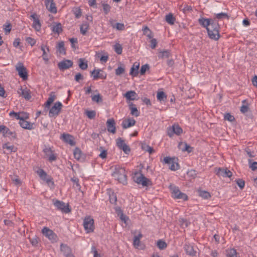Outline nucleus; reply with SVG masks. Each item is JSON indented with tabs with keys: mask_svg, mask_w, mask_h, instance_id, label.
<instances>
[{
	"mask_svg": "<svg viewBox=\"0 0 257 257\" xmlns=\"http://www.w3.org/2000/svg\"><path fill=\"white\" fill-rule=\"evenodd\" d=\"M137 93L134 91H128L125 93L124 96L127 100H134L136 98Z\"/></svg>",
	"mask_w": 257,
	"mask_h": 257,
	"instance_id": "nucleus-29",
	"label": "nucleus"
},
{
	"mask_svg": "<svg viewBox=\"0 0 257 257\" xmlns=\"http://www.w3.org/2000/svg\"><path fill=\"white\" fill-rule=\"evenodd\" d=\"M116 145L120 149L122 150L126 154H128L131 151V149L128 145L126 144L124 141L121 138H119L116 140Z\"/></svg>",
	"mask_w": 257,
	"mask_h": 257,
	"instance_id": "nucleus-11",
	"label": "nucleus"
},
{
	"mask_svg": "<svg viewBox=\"0 0 257 257\" xmlns=\"http://www.w3.org/2000/svg\"><path fill=\"white\" fill-rule=\"evenodd\" d=\"M236 182L241 189L244 188L245 182L242 179H238L236 180Z\"/></svg>",
	"mask_w": 257,
	"mask_h": 257,
	"instance_id": "nucleus-60",
	"label": "nucleus"
},
{
	"mask_svg": "<svg viewBox=\"0 0 257 257\" xmlns=\"http://www.w3.org/2000/svg\"><path fill=\"white\" fill-rule=\"evenodd\" d=\"M19 124L22 128H32L34 124V123H31L27 120H20Z\"/></svg>",
	"mask_w": 257,
	"mask_h": 257,
	"instance_id": "nucleus-24",
	"label": "nucleus"
},
{
	"mask_svg": "<svg viewBox=\"0 0 257 257\" xmlns=\"http://www.w3.org/2000/svg\"><path fill=\"white\" fill-rule=\"evenodd\" d=\"M37 174L39 175L40 178L46 182L48 184L51 183L54 185L53 179L51 176H48L47 173L42 169L39 168L36 171Z\"/></svg>",
	"mask_w": 257,
	"mask_h": 257,
	"instance_id": "nucleus-6",
	"label": "nucleus"
},
{
	"mask_svg": "<svg viewBox=\"0 0 257 257\" xmlns=\"http://www.w3.org/2000/svg\"><path fill=\"white\" fill-rule=\"evenodd\" d=\"M26 41L31 46H34L36 43V40L31 37H28L26 38Z\"/></svg>",
	"mask_w": 257,
	"mask_h": 257,
	"instance_id": "nucleus-51",
	"label": "nucleus"
},
{
	"mask_svg": "<svg viewBox=\"0 0 257 257\" xmlns=\"http://www.w3.org/2000/svg\"><path fill=\"white\" fill-rule=\"evenodd\" d=\"M102 6L103 8V10L104 11V13L105 15H107L108 14V13L110 11L111 7L110 6L106 3H102Z\"/></svg>",
	"mask_w": 257,
	"mask_h": 257,
	"instance_id": "nucleus-46",
	"label": "nucleus"
},
{
	"mask_svg": "<svg viewBox=\"0 0 257 257\" xmlns=\"http://www.w3.org/2000/svg\"><path fill=\"white\" fill-rule=\"evenodd\" d=\"M140 239L137 237H134L133 245L135 247L138 248L140 245Z\"/></svg>",
	"mask_w": 257,
	"mask_h": 257,
	"instance_id": "nucleus-63",
	"label": "nucleus"
},
{
	"mask_svg": "<svg viewBox=\"0 0 257 257\" xmlns=\"http://www.w3.org/2000/svg\"><path fill=\"white\" fill-rule=\"evenodd\" d=\"M179 147L183 152L187 151L188 153H190L192 150V148L190 146L188 145L186 143H179Z\"/></svg>",
	"mask_w": 257,
	"mask_h": 257,
	"instance_id": "nucleus-32",
	"label": "nucleus"
},
{
	"mask_svg": "<svg viewBox=\"0 0 257 257\" xmlns=\"http://www.w3.org/2000/svg\"><path fill=\"white\" fill-rule=\"evenodd\" d=\"M157 99L159 101H164L166 98V95L163 91L159 92L157 95Z\"/></svg>",
	"mask_w": 257,
	"mask_h": 257,
	"instance_id": "nucleus-47",
	"label": "nucleus"
},
{
	"mask_svg": "<svg viewBox=\"0 0 257 257\" xmlns=\"http://www.w3.org/2000/svg\"><path fill=\"white\" fill-rule=\"evenodd\" d=\"M133 178L136 183L142 185L143 186L146 187L152 185V181L145 177L141 173L137 172L135 173Z\"/></svg>",
	"mask_w": 257,
	"mask_h": 257,
	"instance_id": "nucleus-3",
	"label": "nucleus"
},
{
	"mask_svg": "<svg viewBox=\"0 0 257 257\" xmlns=\"http://www.w3.org/2000/svg\"><path fill=\"white\" fill-rule=\"evenodd\" d=\"M3 148L4 149H6L8 151V154L11 153L12 152H16V149L14 147V146L11 145L10 146L9 143H6L3 145Z\"/></svg>",
	"mask_w": 257,
	"mask_h": 257,
	"instance_id": "nucleus-37",
	"label": "nucleus"
},
{
	"mask_svg": "<svg viewBox=\"0 0 257 257\" xmlns=\"http://www.w3.org/2000/svg\"><path fill=\"white\" fill-rule=\"evenodd\" d=\"M107 128H115V121L113 118L109 119L106 121Z\"/></svg>",
	"mask_w": 257,
	"mask_h": 257,
	"instance_id": "nucleus-44",
	"label": "nucleus"
},
{
	"mask_svg": "<svg viewBox=\"0 0 257 257\" xmlns=\"http://www.w3.org/2000/svg\"><path fill=\"white\" fill-rule=\"evenodd\" d=\"M125 69L124 67L120 66L115 69V74L117 76L120 75L124 73Z\"/></svg>",
	"mask_w": 257,
	"mask_h": 257,
	"instance_id": "nucleus-48",
	"label": "nucleus"
},
{
	"mask_svg": "<svg viewBox=\"0 0 257 257\" xmlns=\"http://www.w3.org/2000/svg\"><path fill=\"white\" fill-rule=\"evenodd\" d=\"M83 225L86 233H90L94 231V219L90 216H87L84 218Z\"/></svg>",
	"mask_w": 257,
	"mask_h": 257,
	"instance_id": "nucleus-4",
	"label": "nucleus"
},
{
	"mask_svg": "<svg viewBox=\"0 0 257 257\" xmlns=\"http://www.w3.org/2000/svg\"><path fill=\"white\" fill-rule=\"evenodd\" d=\"M54 205L57 209L61 210L63 212L66 213L70 212L71 211L69 208V205L62 201L56 200L54 202Z\"/></svg>",
	"mask_w": 257,
	"mask_h": 257,
	"instance_id": "nucleus-5",
	"label": "nucleus"
},
{
	"mask_svg": "<svg viewBox=\"0 0 257 257\" xmlns=\"http://www.w3.org/2000/svg\"><path fill=\"white\" fill-rule=\"evenodd\" d=\"M62 104L60 102H56L54 106L50 109L49 115L50 117L57 116L59 113L62 108Z\"/></svg>",
	"mask_w": 257,
	"mask_h": 257,
	"instance_id": "nucleus-9",
	"label": "nucleus"
},
{
	"mask_svg": "<svg viewBox=\"0 0 257 257\" xmlns=\"http://www.w3.org/2000/svg\"><path fill=\"white\" fill-rule=\"evenodd\" d=\"M211 19L201 18L198 20V22L201 26L207 29L211 23Z\"/></svg>",
	"mask_w": 257,
	"mask_h": 257,
	"instance_id": "nucleus-23",
	"label": "nucleus"
},
{
	"mask_svg": "<svg viewBox=\"0 0 257 257\" xmlns=\"http://www.w3.org/2000/svg\"><path fill=\"white\" fill-rule=\"evenodd\" d=\"M58 67L61 70H65L72 67L73 62L69 60H65L58 63Z\"/></svg>",
	"mask_w": 257,
	"mask_h": 257,
	"instance_id": "nucleus-17",
	"label": "nucleus"
},
{
	"mask_svg": "<svg viewBox=\"0 0 257 257\" xmlns=\"http://www.w3.org/2000/svg\"><path fill=\"white\" fill-rule=\"evenodd\" d=\"M216 18L218 19L226 18L228 19L229 18V17L226 13H220L216 14Z\"/></svg>",
	"mask_w": 257,
	"mask_h": 257,
	"instance_id": "nucleus-53",
	"label": "nucleus"
},
{
	"mask_svg": "<svg viewBox=\"0 0 257 257\" xmlns=\"http://www.w3.org/2000/svg\"><path fill=\"white\" fill-rule=\"evenodd\" d=\"M172 196L176 199H182L183 200H187V195L181 192L178 187H174L172 190Z\"/></svg>",
	"mask_w": 257,
	"mask_h": 257,
	"instance_id": "nucleus-8",
	"label": "nucleus"
},
{
	"mask_svg": "<svg viewBox=\"0 0 257 257\" xmlns=\"http://www.w3.org/2000/svg\"><path fill=\"white\" fill-rule=\"evenodd\" d=\"M42 232L44 235L48 238L52 242H56L57 240V235L47 227H44L42 230Z\"/></svg>",
	"mask_w": 257,
	"mask_h": 257,
	"instance_id": "nucleus-7",
	"label": "nucleus"
},
{
	"mask_svg": "<svg viewBox=\"0 0 257 257\" xmlns=\"http://www.w3.org/2000/svg\"><path fill=\"white\" fill-rule=\"evenodd\" d=\"M74 14L76 18H79L81 16V9L79 8H76L74 10Z\"/></svg>",
	"mask_w": 257,
	"mask_h": 257,
	"instance_id": "nucleus-64",
	"label": "nucleus"
},
{
	"mask_svg": "<svg viewBox=\"0 0 257 257\" xmlns=\"http://www.w3.org/2000/svg\"><path fill=\"white\" fill-rule=\"evenodd\" d=\"M139 67L140 63L135 62L131 69L130 74L133 76H137L139 73Z\"/></svg>",
	"mask_w": 257,
	"mask_h": 257,
	"instance_id": "nucleus-21",
	"label": "nucleus"
},
{
	"mask_svg": "<svg viewBox=\"0 0 257 257\" xmlns=\"http://www.w3.org/2000/svg\"><path fill=\"white\" fill-rule=\"evenodd\" d=\"M9 115L11 117H14L17 119L20 120V112H15L14 111H11L10 112Z\"/></svg>",
	"mask_w": 257,
	"mask_h": 257,
	"instance_id": "nucleus-58",
	"label": "nucleus"
},
{
	"mask_svg": "<svg viewBox=\"0 0 257 257\" xmlns=\"http://www.w3.org/2000/svg\"><path fill=\"white\" fill-rule=\"evenodd\" d=\"M60 250L65 256L72 252L71 248L67 244L63 243L60 245Z\"/></svg>",
	"mask_w": 257,
	"mask_h": 257,
	"instance_id": "nucleus-22",
	"label": "nucleus"
},
{
	"mask_svg": "<svg viewBox=\"0 0 257 257\" xmlns=\"http://www.w3.org/2000/svg\"><path fill=\"white\" fill-rule=\"evenodd\" d=\"M165 20L170 25H173L175 21V18L171 13L166 16Z\"/></svg>",
	"mask_w": 257,
	"mask_h": 257,
	"instance_id": "nucleus-38",
	"label": "nucleus"
},
{
	"mask_svg": "<svg viewBox=\"0 0 257 257\" xmlns=\"http://www.w3.org/2000/svg\"><path fill=\"white\" fill-rule=\"evenodd\" d=\"M110 23L111 26L113 28H115L119 31L124 30L125 29L124 25L122 23H117L116 24H114L113 21H110Z\"/></svg>",
	"mask_w": 257,
	"mask_h": 257,
	"instance_id": "nucleus-30",
	"label": "nucleus"
},
{
	"mask_svg": "<svg viewBox=\"0 0 257 257\" xmlns=\"http://www.w3.org/2000/svg\"><path fill=\"white\" fill-rule=\"evenodd\" d=\"M41 49L43 51L42 58L45 62H48L49 60V48L47 45H42L41 46Z\"/></svg>",
	"mask_w": 257,
	"mask_h": 257,
	"instance_id": "nucleus-19",
	"label": "nucleus"
},
{
	"mask_svg": "<svg viewBox=\"0 0 257 257\" xmlns=\"http://www.w3.org/2000/svg\"><path fill=\"white\" fill-rule=\"evenodd\" d=\"M47 10L52 13L56 14L57 12V8L55 3L53 2L49 4L48 8H46Z\"/></svg>",
	"mask_w": 257,
	"mask_h": 257,
	"instance_id": "nucleus-41",
	"label": "nucleus"
},
{
	"mask_svg": "<svg viewBox=\"0 0 257 257\" xmlns=\"http://www.w3.org/2000/svg\"><path fill=\"white\" fill-rule=\"evenodd\" d=\"M175 158H171L170 157H166L164 158L163 162L169 165L172 163Z\"/></svg>",
	"mask_w": 257,
	"mask_h": 257,
	"instance_id": "nucleus-59",
	"label": "nucleus"
},
{
	"mask_svg": "<svg viewBox=\"0 0 257 257\" xmlns=\"http://www.w3.org/2000/svg\"><path fill=\"white\" fill-rule=\"evenodd\" d=\"M52 29L53 32L57 34H59L62 31L61 24L60 23L53 25Z\"/></svg>",
	"mask_w": 257,
	"mask_h": 257,
	"instance_id": "nucleus-39",
	"label": "nucleus"
},
{
	"mask_svg": "<svg viewBox=\"0 0 257 257\" xmlns=\"http://www.w3.org/2000/svg\"><path fill=\"white\" fill-rule=\"evenodd\" d=\"M20 112V120H27L29 117V114L25 112Z\"/></svg>",
	"mask_w": 257,
	"mask_h": 257,
	"instance_id": "nucleus-57",
	"label": "nucleus"
},
{
	"mask_svg": "<svg viewBox=\"0 0 257 257\" xmlns=\"http://www.w3.org/2000/svg\"><path fill=\"white\" fill-rule=\"evenodd\" d=\"M16 70L18 71L19 76L24 80L27 79V73L26 68L22 63H19L16 66Z\"/></svg>",
	"mask_w": 257,
	"mask_h": 257,
	"instance_id": "nucleus-12",
	"label": "nucleus"
},
{
	"mask_svg": "<svg viewBox=\"0 0 257 257\" xmlns=\"http://www.w3.org/2000/svg\"><path fill=\"white\" fill-rule=\"evenodd\" d=\"M0 133L4 137H8L10 139H15L16 137L15 132L12 131L11 130H0Z\"/></svg>",
	"mask_w": 257,
	"mask_h": 257,
	"instance_id": "nucleus-18",
	"label": "nucleus"
},
{
	"mask_svg": "<svg viewBox=\"0 0 257 257\" xmlns=\"http://www.w3.org/2000/svg\"><path fill=\"white\" fill-rule=\"evenodd\" d=\"M200 195L205 199H207L211 196L210 193L208 192L205 191H201L200 192Z\"/></svg>",
	"mask_w": 257,
	"mask_h": 257,
	"instance_id": "nucleus-61",
	"label": "nucleus"
},
{
	"mask_svg": "<svg viewBox=\"0 0 257 257\" xmlns=\"http://www.w3.org/2000/svg\"><path fill=\"white\" fill-rule=\"evenodd\" d=\"M87 116L90 119L94 118L96 115L95 111L93 110H87L85 112Z\"/></svg>",
	"mask_w": 257,
	"mask_h": 257,
	"instance_id": "nucleus-49",
	"label": "nucleus"
},
{
	"mask_svg": "<svg viewBox=\"0 0 257 257\" xmlns=\"http://www.w3.org/2000/svg\"><path fill=\"white\" fill-rule=\"evenodd\" d=\"M142 149L143 150L148 152L150 154H152L154 152V150L152 147H151L146 144H143L142 145Z\"/></svg>",
	"mask_w": 257,
	"mask_h": 257,
	"instance_id": "nucleus-40",
	"label": "nucleus"
},
{
	"mask_svg": "<svg viewBox=\"0 0 257 257\" xmlns=\"http://www.w3.org/2000/svg\"><path fill=\"white\" fill-rule=\"evenodd\" d=\"M109 201L111 203H115L117 201V197L116 195L114 193H112L111 194L109 195Z\"/></svg>",
	"mask_w": 257,
	"mask_h": 257,
	"instance_id": "nucleus-56",
	"label": "nucleus"
},
{
	"mask_svg": "<svg viewBox=\"0 0 257 257\" xmlns=\"http://www.w3.org/2000/svg\"><path fill=\"white\" fill-rule=\"evenodd\" d=\"M56 99V95L54 92H51L49 94V97L45 103V106L47 108H49L51 104Z\"/></svg>",
	"mask_w": 257,
	"mask_h": 257,
	"instance_id": "nucleus-28",
	"label": "nucleus"
},
{
	"mask_svg": "<svg viewBox=\"0 0 257 257\" xmlns=\"http://www.w3.org/2000/svg\"><path fill=\"white\" fill-rule=\"evenodd\" d=\"M100 70L97 69L96 70H94L92 72V75L94 79H97L98 78H100L102 79H105L106 77V75H103L102 74H100Z\"/></svg>",
	"mask_w": 257,
	"mask_h": 257,
	"instance_id": "nucleus-27",
	"label": "nucleus"
},
{
	"mask_svg": "<svg viewBox=\"0 0 257 257\" xmlns=\"http://www.w3.org/2000/svg\"><path fill=\"white\" fill-rule=\"evenodd\" d=\"M89 27V25L87 22L83 23L80 26V32L83 35H86Z\"/></svg>",
	"mask_w": 257,
	"mask_h": 257,
	"instance_id": "nucleus-34",
	"label": "nucleus"
},
{
	"mask_svg": "<svg viewBox=\"0 0 257 257\" xmlns=\"http://www.w3.org/2000/svg\"><path fill=\"white\" fill-rule=\"evenodd\" d=\"M43 152L45 153L46 156L48 157V160L50 162H52L56 160L57 157L54 154L53 151L50 148L45 147L43 149Z\"/></svg>",
	"mask_w": 257,
	"mask_h": 257,
	"instance_id": "nucleus-15",
	"label": "nucleus"
},
{
	"mask_svg": "<svg viewBox=\"0 0 257 257\" xmlns=\"http://www.w3.org/2000/svg\"><path fill=\"white\" fill-rule=\"evenodd\" d=\"M224 118L225 120H227L230 122L234 120V117L231 115L229 113H226L224 115Z\"/></svg>",
	"mask_w": 257,
	"mask_h": 257,
	"instance_id": "nucleus-50",
	"label": "nucleus"
},
{
	"mask_svg": "<svg viewBox=\"0 0 257 257\" xmlns=\"http://www.w3.org/2000/svg\"><path fill=\"white\" fill-rule=\"evenodd\" d=\"M17 93L23 97L26 100H30L31 98V93L29 89L25 87L23 88L22 87L18 89Z\"/></svg>",
	"mask_w": 257,
	"mask_h": 257,
	"instance_id": "nucleus-13",
	"label": "nucleus"
},
{
	"mask_svg": "<svg viewBox=\"0 0 257 257\" xmlns=\"http://www.w3.org/2000/svg\"><path fill=\"white\" fill-rule=\"evenodd\" d=\"M129 108L131 111V114L132 115H135L136 116H138L139 115L140 113L135 104H134L132 103H131L129 105Z\"/></svg>",
	"mask_w": 257,
	"mask_h": 257,
	"instance_id": "nucleus-35",
	"label": "nucleus"
},
{
	"mask_svg": "<svg viewBox=\"0 0 257 257\" xmlns=\"http://www.w3.org/2000/svg\"><path fill=\"white\" fill-rule=\"evenodd\" d=\"M149 69V66L146 64L142 66L140 70V74L143 75Z\"/></svg>",
	"mask_w": 257,
	"mask_h": 257,
	"instance_id": "nucleus-52",
	"label": "nucleus"
},
{
	"mask_svg": "<svg viewBox=\"0 0 257 257\" xmlns=\"http://www.w3.org/2000/svg\"><path fill=\"white\" fill-rule=\"evenodd\" d=\"M30 241L33 246L37 245L39 242V238L38 237L35 236L33 238H30Z\"/></svg>",
	"mask_w": 257,
	"mask_h": 257,
	"instance_id": "nucleus-55",
	"label": "nucleus"
},
{
	"mask_svg": "<svg viewBox=\"0 0 257 257\" xmlns=\"http://www.w3.org/2000/svg\"><path fill=\"white\" fill-rule=\"evenodd\" d=\"M57 49L59 52L61 54H65V49L64 43L63 41L60 42L58 44Z\"/></svg>",
	"mask_w": 257,
	"mask_h": 257,
	"instance_id": "nucleus-43",
	"label": "nucleus"
},
{
	"mask_svg": "<svg viewBox=\"0 0 257 257\" xmlns=\"http://www.w3.org/2000/svg\"><path fill=\"white\" fill-rule=\"evenodd\" d=\"M226 255L227 257H239L236 249L233 248L226 249Z\"/></svg>",
	"mask_w": 257,
	"mask_h": 257,
	"instance_id": "nucleus-26",
	"label": "nucleus"
},
{
	"mask_svg": "<svg viewBox=\"0 0 257 257\" xmlns=\"http://www.w3.org/2000/svg\"><path fill=\"white\" fill-rule=\"evenodd\" d=\"M92 100L94 102H99L102 101V98L99 94L94 95L91 97Z\"/></svg>",
	"mask_w": 257,
	"mask_h": 257,
	"instance_id": "nucleus-54",
	"label": "nucleus"
},
{
	"mask_svg": "<svg viewBox=\"0 0 257 257\" xmlns=\"http://www.w3.org/2000/svg\"><path fill=\"white\" fill-rule=\"evenodd\" d=\"M114 50L115 52L118 54H120L122 53V47L119 44L114 45Z\"/></svg>",
	"mask_w": 257,
	"mask_h": 257,
	"instance_id": "nucleus-62",
	"label": "nucleus"
},
{
	"mask_svg": "<svg viewBox=\"0 0 257 257\" xmlns=\"http://www.w3.org/2000/svg\"><path fill=\"white\" fill-rule=\"evenodd\" d=\"M113 172L112 176L119 183L123 185L127 184V175L125 169L121 166L116 165L112 167Z\"/></svg>",
	"mask_w": 257,
	"mask_h": 257,
	"instance_id": "nucleus-1",
	"label": "nucleus"
},
{
	"mask_svg": "<svg viewBox=\"0 0 257 257\" xmlns=\"http://www.w3.org/2000/svg\"><path fill=\"white\" fill-rule=\"evenodd\" d=\"M60 139L64 143L70 145L71 146H74L76 144L73 136L68 134L63 133L62 134L60 137Z\"/></svg>",
	"mask_w": 257,
	"mask_h": 257,
	"instance_id": "nucleus-10",
	"label": "nucleus"
},
{
	"mask_svg": "<svg viewBox=\"0 0 257 257\" xmlns=\"http://www.w3.org/2000/svg\"><path fill=\"white\" fill-rule=\"evenodd\" d=\"M219 29V26L216 19H212L206 29L209 37L214 40H218L220 37Z\"/></svg>",
	"mask_w": 257,
	"mask_h": 257,
	"instance_id": "nucleus-2",
	"label": "nucleus"
},
{
	"mask_svg": "<svg viewBox=\"0 0 257 257\" xmlns=\"http://www.w3.org/2000/svg\"><path fill=\"white\" fill-rule=\"evenodd\" d=\"M135 122V120L133 119H124L122 121V125L124 128H126L134 125Z\"/></svg>",
	"mask_w": 257,
	"mask_h": 257,
	"instance_id": "nucleus-25",
	"label": "nucleus"
},
{
	"mask_svg": "<svg viewBox=\"0 0 257 257\" xmlns=\"http://www.w3.org/2000/svg\"><path fill=\"white\" fill-rule=\"evenodd\" d=\"M73 155L74 158L78 160H80L82 159V156L83 155L81 150L78 148H76L74 149Z\"/></svg>",
	"mask_w": 257,
	"mask_h": 257,
	"instance_id": "nucleus-33",
	"label": "nucleus"
},
{
	"mask_svg": "<svg viewBox=\"0 0 257 257\" xmlns=\"http://www.w3.org/2000/svg\"><path fill=\"white\" fill-rule=\"evenodd\" d=\"M170 56V53L168 50L163 51L161 52L159 55V57L161 58H167Z\"/></svg>",
	"mask_w": 257,
	"mask_h": 257,
	"instance_id": "nucleus-45",
	"label": "nucleus"
},
{
	"mask_svg": "<svg viewBox=\"0 0 257 257\" xmlns=\"http://www.w3.org/2000/svg\"><path fill=\"white\" fill-rule=\"evenodd\" d=\"M184 248L187 254L191 256L195 255L196 252L194 250L193 246L189 244H185L184 245Z\"/></svg>",
	"mask_w": 257,
	"mask_h": 257,
	"instance_id": "nucleus-20",
	"label": "nucleus"
},
{
	"mask_svg": "<svg viewBox=\"0 0 257 257\" xmlns=\"http://www.w3.org/2000/svg\"><path fill=\"white\" fill-rule=\"evenodd\" d=\"M180 168L179 165L175 158L172 163L169 166V169L172 171H176Z\"/></svg>",
	"mask_w": 257,
	"mask_h": 257,
	"instance_id": "nucleus-36",
	"label": "nucleus"
},
{
	"mask_svg": "<svg viewBox=\"0 0 257 257\" xmlns=\"http://www.w3.org/2000/svg\"><path fill=\"white\" fill-rule=\"evenodd\" d=\"M216 174L218 176L223 177H230L232 176V172L227 169L219 168L216 171Z\"/></svg>",
	"mask_w": 257,
	"mask_h": 257,
	"instance_id": "nucleus-14",
	"label": "nucleus"
},
{
	"mask_svg": "<svg viewBox=\"0 0 257 257\" xmlns=\"http://www.w3.org/2000/svg\"><path fill=\"white\" fill-rule=\"evenodd\" d=\"M79 68L82 70H86L88 67L87 62L83 58H80L78 60Z\"/></svg>",
	"mask_w": 257,
	"mask_h": 257,
	"instance_id": "nucleus-31",
	"label": "nucleus"
},
{
	"mask_svg": "<svg viewBox=\"0 0 257 257\" xmlns=\"http://www.w3.org/2000/svg\"><path fill=\"white\" fill-rule=\"evenodd\" d=\"M157 245L158 247L161 250L165 249L167 246V244L166 242L161 239H160L157 241Z\"/></svg>",
	"mask_w": 257,
	"mask_h": 257,
	"instance_id": "nucleus-42",
	"label": "nucleus"
},
{
	"mask_svg": "<svg viewBox=\"0 0 257 257\" xmlns=\"http://www.w3.org/2000/svg\"><path fill=\"white\" fill-rule=\"evenodd\" d=\"M33 21V27L37 31H39L41 29V25L39 18L36 14L34 13L31 16Z\"/></svg>",
	"mask_w": 257,
	"mask_h": 257,
	"instance_id": "nucleus-16",
	"label": "nucleus"
}]
</instances>
